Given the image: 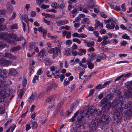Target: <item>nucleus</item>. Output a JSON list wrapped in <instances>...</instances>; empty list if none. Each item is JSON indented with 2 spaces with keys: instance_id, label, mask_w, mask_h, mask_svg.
<instances>
[{
  "instance_id": "39",
  "label": "nucleus",
  "mask_w": 132,
  "mask_h": 132,
  "mask_svg": "<svg viewBox=\"0 0 132 132\" xmlns=\"http://www.w3.org/2000/svg\"><path fill=\"white\" fill-rule=\"evenodd\" d=\"M115 4L116 2H112L110 4V6L111 9L116 10V7H115Z\"/></svg>"
},
{
  "instance_id": "28",
  "label": "nucleus",
  "mask_w": 132,
  "mask_h": 132,
  "mask_svg": "<svg viewBox=\"0 0 132 132\" xmlns=\"http://www.w3.org/2000/svg\"><path fill=\"white\" fill-rule=\"evenodd\" d=\"M94 41L88 42L87 43V46L88 47H92L94 46Z\"/></svg>"
},
{
  "instance_id": "40",
  "label": "nucleus",
  "mask_w": 132,
  "mask_h": 132,
  "mask_svg": "<svg viewBox=\"0 0 132 132\" xmlns=\"http://www.w3.org/2000/svg\"><path fill=\"white\" fill-rule=\"evenodd\" d=\"M112 97V95L111 94H108L106 97V99L108 101H109Z\"/></svg>"
},
{
  "instance_id": "21",
  "label": "nucleus",
  "mask_w": 132,
  "mask_h": 132,
  "mask_svg": "<svg viewBox=\"0 0 132 132\" xmlns=\"http://www.w3.org/2000/svg\"><path fill=\"white\" fill-rule=\"evenodd\" d=\"M102 112L101 111L98 109H95L94 110L93 113H94L96 116H101L102 113Z\"/></svg>"
},
{
  "instance_id": "51",
  "label": "nucleus",
  "mask_w": 132,
  "mask_h": 132,
  "mask_svg": "<svg viewBox=\"0 0 132 132\" xmlns=\"http://www.w3.org/2000/svg\"><path fill=\"white\" fill-rule=\"evenodd\" d=\"M104 88L103 86V85L99 84L96 87L95 89H100Z\"/></svg>"
},
{
  "instance_id": "43",
  "label": "nucleus",
  "mask_w": 132,
  "mask_h": 132,
  "mask_svg": "<svg viewBox=\"0 0 132 132\" xmlns=\"http://www.w3.org/2000/svg\"><path fill=\"white\" fill-rule=\"evenodd\" d=\"M16 13L15 12H13L11 17L9 19L10 20H12L14 19L16 16Z\"/></svg>"
},
{
  "instance_id": "32",
  "label": "nucleus",
  "mask_w": 132,
  "mask_h": 132,
  "mask_svg": "<svg viewBox=\"0 0 132 132\" xmlns=\"http://www.w3.org/2000/svg\"><path fill=\"white\" fill-rule=\"evenodd\" d=\"M83 9V7L82 6L80 5H78V6H76V8L74 9H76L77 12L78 11H81Z\"/></svg>"
},
{
  "instance_id": "25",
  "label": "nucleus",
  "mask_w": 132,
  "mask_h": 132,
  "mask_svg": "<svg viewBox=\"0 0 132 132\" xmlns=\"http://www.w3.org/2000/svg\"><path fill=\"white\" fill-rule=\"evenodd\" d=\"M58 8L62 11H64L65 9L64 3L63 2L59 6L58 5Z\"/></svg>"
},
{
  "instance_id": "54",
  "label": "nucleus",
  "mask_w": 132,
  "mask_h": 132,
  "mask_svg": "<svg viewBox=\"0 0 132 132\" xmlns=\"http://www.w3.org/2000/svg\"><path fill=\"white\" fill-rule=\"evenodd\" d=\"M122 75H123V77H124L125 78H128L130 77L132 75V73H129L125 75H124V74Z\"/></svg>"
},
{
  "instance_id": "12",
  "label": "nucleus",
  "mask_w": 132,
  "mask_h": 132,
  "mask_svg": "<svg viewBox=\"0 0 132 132\" xmlns=\"http://www.w3.org/2000/svg\"><path fill=\"white\" fill-rule=\"evenodd\" d=\"M45 50L43 49L38 53V58L39 60L42 61L44 60V56L45 55Z\"/></svg>"
},
{
  "instance_id": "50",
  "label": "nucleus",
  "mask_w": 132,
  "mask_h": 132,
  "mask_svg": "<svg viewBox=\"0 0 132 132\" xmlns=\"http://www.w3.org/2000/svg\"><path fill=\"white\" fill-rule=\"evenodd\" d=\"M111 107L114 108L116 106V100H114L111 103H109Z\"/></svg>"
},
{
  "instance_id": "7",
  "label": "nucleus",
  "mask_w": 132,
  "mask_h": 132,
  "mask_svg": "<svg viewBox=\"0 0 132 132\" xmlns=\"http://www.w3.org/2000/svg\"><path fill=\"white\" fill-rule=\"evenodd\" d=\"M84 112V111L77 112L74 114V116L70 119L69 121L70 122L76 120V119L78 120H80L85 116Z\"/></svg>"
},
{
  "instance_id": "3",
  "label": "nucleus",
  "mask_w": 132,
  "mask_h": 132,
  "mask_svg": "<svg viewBox=\"0 0 132 132\" xmlns=\"http://www.w3.org/2000/svg\"><path fill=\"white\" fill-rule=\"evenodd\" d=\"M61 46H58L48 50V52L50 54H53L52 57L53 59H54L60 54L61 52Z\"/></svg>"
},
{
  "instance_id": "5",
  "label": "nucleus",
  "mask_w": 132,
  "mask_h": 132,
  "mask_svg": "<svg viewBox=\"0 0 132 132\" xmlns=\"http://www.w3.org/2000/svg\"><path fill=\"white\" fill-rule=\"evenodd\" d=\"M99 122V120L97 119V117L92 120L89 126L91 132H94L96 131L98 125L100 126Z\"/></svg>"
},
{
  "instance_id": "53",
  "label": "nucleus",
  "mask_w": 132,
  "mask_h": 132,
  "mask_svg": "<svg viewBox=\"0 0 132 132\" xmlns=\"http://www.w3.org/2000/svg\"><path fill=\"white\" fill-rule=\"evenodd\" d=\"M78 104V103L77 102H76L75 103H72L70 106V109H72V110H73L72 109L75 108L76 107Z\"/></svg>"
},
{
  "instance_id": "47",
  "label": "nucleus",
  "mask_w": 132,
  "mask_h": 132,
  "mask_svg": "<svg viewBox=\"0 0 132 132\" xmlns=\"http://www.w3.org/2000/svg\"><path fill=\"white\" fill-rule=\"evenodd\" d=\"M52 73H51L49 71L47 70L46 72V74L48 77H52Z\"/></svg>"
},
{
  "instance_id": "11",
  "label": "nucleus",
  "mask_w": 132,
  "mask_h": 132,
  "mask_svg": "<svg viewBox=\"0 0 132 132\" xmlns=\"http://www.w3.org/2000/svg\"><path fill=\"white\" fill-rule=\"evenodd\" d=\"M11 64V62L10 61L4 59L0 60V65L4 66H6L10 65Z\"/></svg>"
},
{
  "instance_id": "45",
  "label": "nucleus",
  "mask_w": 132,
  "mask_h": 132,
  "mask_svg": "<svg viewBox=\"0 0 132 132\" xmlns=\"http://www.w3.org/2000/svg\"><path fill=\"white\" fill-rule=\"evenodd\" d=\"M126 29L130 31L132 30V24H129L127 26Z\"/></svg>"
},
{
  "instance_id": "55",
  "label": "nucleus",
  "mask_w": 132,
  "mask_h": 132,
  "mask_svg": "<svg viewBox=\"0 0 132 132\" xmlns=\"http://www.w3.org/2000/svg\"><path fill=\"white\" fill-rule=\"evenodd\" d=\"M93 60V59L92 56L89 57L86 60L87 62H92Z\"/></svg>"
},
{
  "instance_id": "46",
  "label": "nucleus",
  "mask_w": 132,
  "mask_h": 132,
  "mask_svg": "<svg viewBox=\"0 0 132 132\" xmlns=\"http://www.w3.org/2000/svg\"><path fill=\"white\" fill-rule=\"evenodd\" d=\"M72 40L73 42H77L79 44H80L81 42V41L78 38H74Z\"/></svg>"
},
{
  "instance_id": "19",
  "label": "nucleus",
  "mask_w": 132,
  "mask_h": 132,
  "mask_svg": "<svg viewBox=\"0 0 132 132\" xmlns=\"http://www.w3.org/2000/svg\"><path fill=\"white\" fill-rule=\"evenodd\" d=\"M127 88L129 90L132 89V81H128L125 83Z\"/></svg>"
},
{
  "instance_id": "56",
  "label": "nucleus",
  "mask_w": 132,
  "mask_h": 132,
  "mask_svg": "<svg viewBox=\"0 0 132 132\" xmlns=\"http://www.w3.org/2000/svg\"><path fill=\"white\" fill-rule=\"evenodd\" d=\"M72 41L71 40L68 39L66 40L65 44L67 45L70 46L72 44Z\"/></svg>"
},
{
  "instance_id": "8",
  "label": "nucleus",
  "mask_w": 132,
  "mask_h": 132,
  "mask_svg": "<svg viewBox=\"0 0 132 132\" xmlns=\"http://www.w3.org/2000/svg\"><path fill=\"white\" fill-rule=\"evenodd\" d=\"M116 93H117V95L118 96L119 95V98L118 97L117 98H116V105L118 106L119 104H120L121 106H122V105L124 103H123V100L124 99V98L122 96H120V95L121 94V92L119 90H116Z\"/></svg>"
},
{
  "instance_id": "20",
  "label": "nucleus",
  "mask_w": 132,
  "mask_h": 132,
  "mask_svg": "<svg viewBox=\"0 0 132 132\" xmlns=\"http://www.w3.org/2000/svg\"><path fill=\"white\" fill-rule=\"evenodd\" d=\"M37 99L36 95V94H32L29 98L30 100H29V102L30 103L32 101L35 100H36Z\"/></svg>"
},
{
  "instance_id": "4",
  "label": "nucleus",
  "mask_w": 132,
  "mask_h": 132,
  "mask_svg": "<svg viewBox=\"0 0 132 132\" xmlns=\"http://www.w3.org/2000/svg\"><path fill=\"white\" fill-rule=\"evenodd\" d=\"M97 118L98 120H99V124L102 127L106 125V124H108L109 121V117L108 115H107L103 113V114L102 116V118L101 119L99 118V117H97Z\"/></svg>"
},
{
  "instance_id": "30",
  "label": "nucleus",
  "mask_w": 132,
  "mask_h": 132,
  "mask_svg": "<svg viewBox=\"0 0 132 132\" xmlns=\"http://www.w3.org/2000/svg\"><path fill=\"white\" fill-rule=\"evenodd\" d=\"M6 72V69H0V76H4V75H5Z\"/></svg>"
},
{
  "instance_id": "42",
  "label": "nucleus",
  "mask_w": 132,
  "mask_h": 132,
  "mask_svg": "<svg viewBox=\"0 0 132 132\" xmlns=\"http://www.w3.org/2000/svg\"><path fill=\"white\" fill-rule=\"evenodd\" d=\"M4 109L2 105H0V115L4 113Z\"/></svg>"
},
{
  "instance_id": "62",
  "label": "nucleus",
  "mask_w": 132,
  "mask_h": 132,
  "mask_svg": "<svg viewBox=\"0 0 132 132\" xmlns=\"http://www.w3.org/2000/svg\"><path fill=\"white\" fill-rule=\"evenodd\" d=\"M100 14L101 16L104 18H105L107 17V15L103 12H101L100 13Z\"/></svg>"
},
{
  "instance_id": "38",
  "label": "nucleus",
  "mask_w": 132,
  "mask_h": 132,
  "mask_svg": "<svg viewBox=\"0 0 132 132\" xmlns=\"http://www.w3.org/2000/svg\"><path fill=\"white\" fill-rule=\"evenodd\" d=\"M10 28L12 30L18 29L17 24L16 23H15L12 25L10 27Z\"/></svg>"
},
{
  "instance_id": "9",
  "label": "nucleus",
  "mask_w": 132,
  "mask_h": 132,
  "mask_svg": "<svg viewBox=\"0 0 132 132\" xmlns=\"http://www.w3.org/2000/svg\"><path fill=\"white\" fill-rule=\"evenodd\" d=\"M60 69L58 66L55 67L52 66L50 68L51 71L52 72V74L55 76H57L59 77V72L60 70Z\"/></svg>"
},
{
  "instance_id": "61",
  "label": "nucleus",
  "mask_w": 132,
  "mask_h": 132,
  "mask_svg": "<svg viewBox=\"0 0 132 132\" xmlns=\"http://www.w3.org/2000/svg\"><path fill=\"white\" fill-rule=\"evenodd\" d=\"M26 131H28L31 128L30 125L29 124L26 125Z\"/></svg>"
},
{
  "instance_id": "17",
  "label": "nucleus",
  "mask_w": 132,
  "mask_h": 132,
  "mask_svg": "<svg viewBox=\"0 0 132 132\" xmlns=\"http://www.w3.org/2000/svg\"><path fill=\"white\" fill-rule=\"evenodd\" d=\"M95 26L99 27L100 28H102L103 27V23L100 22V21L97 20H95Z\"/></svg>"
},
{
  "instance_id": "6",
  "label": "nucleus",
  "mask_w": 132,
  "mask_h": 132,
  "mask_svg": "<svg viewBox=\"0 0 132 132\" xmlns=\"http://www.w3.org/2000/svg\"><path fill=\"white\" fill-rule=\"evenodd\" d=\"M115 18L113 17L110 18L108 20H104V23H111L107 24L106 26V27L109 29H113L115 27Z\"/></svg>"
},
{
  "instance_id": "52",
  "label": "nucleus",
  "mask_w": 132,
  "mask_h": 132,
  "mask_svg": "<svg viewBox=\"0 0 132 132\" xmlns=\"http://www.w3.org/2000/svg\"><path fill=\"white\" fill-rule=\"evenodd\" d=\"M122 37L124 39L129 40L130 39V38L129 36L126 34H124L122 36Z\"/></svg>"
},
{
  "instance_id": "13",
  "label": "nucleus",
  "mask_w": 132,
  "mask_h": 132,
  "mask_svg": "<svg viewBox=\"0 0 132 132\" xmlns=\"http://www.w3.org/2000/svg\"><path fill=\"white\" fill-rule=\"evenodd\" d=\"M85 116H90L92 115L94 112V110L90 108H88L87 111H84Z\"/></svg>"
},
{
  "instance_id": "48",
  "label": "nucleus",
  "mask_w": 132,
  "mask_h": 132,
  "mask_svg": "<svg viewBox=\"0 0 132 132\" xmlns=\"http://www.w3.org/2000/svg\"><path fill=\"white\" fill-rule=\"evenodd\" d=\"M57 23V26H61L62 25H64L62 20H60L59 21H57L56 22Z\"/></svg>"
},
{
  "instance_id": "31",
  "label": "nucleus",
  "mask_w": 132,
  "mask_h": 132,
  "mask_svg": "<svg viewBox=\"0 0 132 132\" xmlns=\"http://www.w3.org/2000/svg\"><path fill=\"white\" fill-rule=\"evenodd\" d=\"M65 54L67 55H69L71 52V51L69 48H67L65 49Z\"/></svg>"
},
{
  "instance_id": "29",
  "label": "nucleus",
  "mask_w": 132,
  "mask_h": 132,
  "mask_svg": "<svg viewBox=\"0 0 132 132\" xmlns=\"http://www.w3.org/2000/svg\"><path fill=\"white\" fill-rule=\"evenodd\" d=\"M55 84H52L50 86H48L47 88V91H50L51 89H53V88L54 89L55 87H56V86H55Z\"/></svg>"
},
{
  "instance_id": "41",
  "label": "nucleus",
  "mask_w": 132,
  "mask_h": 132,
  "mask_svg": "<svg viewBox=\"0 0 132 132\" xmlns=\"http://www.w3.org/2000/svg\"><path fill=\"white\" fill-rule=\"evenodd\" d=\"M18 97L20 98H22L23 94V92L22 90H20V91H18Z\"/></svg>"
},
{
  "instance_id": "63",
  "label": "nucleus",
  "mask_w": 132,
  "mask_h": 132,
  "mask_svg": "<svg viewBox=\"0 0 132 132\" xmlns=\"http://www.w3.org/2000/svg\"><path fill=\"white\" fill-rule=\"evenodd\" d=\"M65 76L64 75L62 74L60 75V76L59 77L60 78V80L62 81H63L64 79L65 78Z\"/></svg>"
},
{
  "instance_id": "49",
  "label": "nucleus",
  "mask_w": 132,
  "mask_h": 132,
  "mask_svg": "<svg viewBox=\"0 0 132 132\" xmlns=\"http://www.w3.org/2000/svg\"><path fill=\"white\" fill-rule=\"evenodd\" d=\"M64 101V99H63L57 105L58 108H60L63 105V102Z\"/></svg>"
},
{
  "instance_id": "22",
  "label": "nucleus",
  "mask_w": 132,
  "mask_h": 132,
  "mask_svg": "<svg viewBox=\"0 0 132 132\" xmlns=\"http://www.w3.org/2000/svg\"><path fill=\"white\" fill-rule=\"evenodd\" d=\"M81 22L82 24H89L90 22V21L89 18H84L81 21Z\"/></svg>"
},
{
  "instance_id": "24",
  "label": "nucleus",
  "mask_w": 132,
  "mask_h": 132,
  "mask_svg": "<svg viewBox=\"0 0 132 132\" xmlns=\"http://www.w3.org/2000/svg\"><path fill=\"white\" fill-rule=\"evenodd\" d=\"M77 10L76 9H74L73 10L70 12V15L71 18H73L76 15Z\"/></svg>"
},
{
  "instance_id": "57",
  "label": "nucleus",
  "mask_w": 132,
  "mask_h": 132,
  "mask_svg": "<svg viewBox=\"0 0 132 132\" xmlns=\"http://www.w3.org/2000/svg\"><path fill=\"white\" fill-rule=\"evenodd\" d=\"M35 46V44L33 43H29V47L30 50L33 48Z\"/></svg>"
},
{
  "instance_id": "23",
  "label": "nucleus",
  "mask_w": 132,
  "mask_h": 132,
  "mask_svg": "<svg viewBox=\"0 0 132 132\" xmlns=\"http://www.w3.org/2000/svg\"><path fill=\"white\" fill-rule=\"evenodd\" d=\"M110 104L109 103H107L103 107V110H104L105 112H106V110H109L111 106H110Z\"/></svg>"
},
{
  "instance_id": "2",
  "label": "nucleus",
  "mask_w": 132,
  "mask_h": 132,
  "mask_svg": "<svg viewBox=\"0 0 132 132\" xmlns=\"http://www.w3.org/2000/svg\"><path fill=\"white\" fill-rule=\"evenodd\" d=\"M0 34L1 36H0V37L2 38L5 40L7 39V37L13 39L17 41H21L24 38L22 36L18 37L17 35L15 33L8 34L2 32Z\"/></svg>"
},
{
  "instance_id": "59",
  "label": "nucleus",
  "mask_w": 132,
  "mask_h": 132,
  "mask_svg": "<svg viewBox=\"0 0 132 132\" xmlns=\"http://www.w3.org/2000/svg\"><path fill=\"white\" fill-rule=\"evenodd\" d=\"M38 76L37 75H35L34 76L32 79V82L33 83H35L36 79H37L38 78Z\"/></svg>"
},
{
  "instance_id": "37",
  "label": "nucleus",
  "mask_w": 132,
  "mask_h": 132,
  "mask_svg": "<svg viewBox=\"0 0 132 132\" xmlns=\"http://www.w3.org/2000/svg\"><path fill=\"white\" fill-rule=\"evenodd\" d=\"M39 7L44 9H45L48 8L49 7V6L48 5L43 4H41L40 5H39Z\"/></svg>"
},
{
  "instance_id": "60",
  "label": "nucleus",
  "mask_w": 132,
  "mask_h": 132,
  "mask_svg": "<svg viewBox=\"0 0 132 132\" xmlns=\"http://www.w3.org/2000/svg\"><path fill=\"white\" fill-rule=\"evenodd\" d=\"M112 81H106L105 82L104 84L103 85V86L105 88L107 85L109 84V83H110Z\"/></svg>"
},
{
  "instance_id": "16",
  "label": "nucleus",
  "mask_w": 132,
  "mask_h": 132,
  "mask_svg": "<svg viewBox=\"0 0 132 132\" xmlns=\"http://www.w3.org/2000/svg\"><path fill=\"white\" fill-rule=\"evenodd\" d=\"M124 95L127 98L131 97L132 98V90L126 91L124 93Z\"/></svg>"
},
{
  "instance_id": "35",
  "label": "nucleus",
  "mask_w": 132,
  "mask_h": 132,
  "mask_svg": "<svg viewBox=\"0 0 132 132\" xmlns=\"http://www.w3.org/2000/svg\"><path fill=\"white\" fill-rule=\"evenodd\" d=\"M51 6L56 9L58 8V5L57 3L55 2H52L51 3Z\"/></svg>"
},
{
  "instance_id": "26",
  "label": "nucleus",
  "mask_w": 132,
  "mask_h": 132,
  "mask_svg": "<svg viewBox=\"0 0 132 132\" xmlns=\"http://www.w3.org/2000/svg\"><path fill=\"white\" fill-rule=\"evenodd\" d=\"M5 56L10 59H13L15 58V57L11 54L8 53H6L5 54Z\"/></svg>"
},
{
  "instance_id": "10",
  "label": "nucleus",
  "mask_w": 132,
  "mask_h": 132,
  "mask_svg": "<svg viewBox=\"0 0 132 132\" xmlns=\"http://www.w3.org/2000/svg\"><path fill=\"white\" fill-rule=\"evenodd\" d=\"M123 116L127 119H129L132 116V109L130 108L128 110L125 111Z\"/></svg>"
},
{
  "instance_id": "44",
  "label": "nucleus",
  "mask_w": 132,
  "mask_h": 132,
  "mask_svg": "<svg viewBox=\"0 0 132 132\" xmlns=\"http://www.w3.org/2000/svg\"><path fill=\"white\" fill-rule=\"evenodd\" d=\"M22 20H23L24 22H26L27 21V16L26 15H22L21 16Z\"/></svg>"
},
{
  "instance_id": "18",
  "label": "nucleus",
  "mask_w": 132,
  "mask_h": 132,
  "mask_svg": "<svg viewBox=\"0 0 132 132\" xmlns=\"http://www.w3.org/2000/svg\"><path fill=\"white\" fill-rule=\"evenodd\" d=\"M124 106V107H123L125 109L128 108L130 106H131L130 108L132 109V101H129L127 103H125Z\"/></svg>"
},
{
  "instance_id": "15",
  "label": "nucleus",
  "mask_w": 132,
  "mask_h": 132,
  "mask_svg": "<svg viewBox=\"0 0 132 132\" xmlns=\"http://www.w3.org/2000/svg\"><path fill=\"white\" fill-rule=\"evenodd\" d=\"M9 74L11 75L14 76L17 74L16 70L14 68H11L9 69Z\"/></svg>"
},
{
  "instance_id": "33",
  "label": "nucleus",
  "mask_w": 132,
  "mask_h": 132,
  "mask_svg": "<svg viewBox=\"0 0 132 132\" xmlns=\"http://www.w3.org/2000/svg\"><path fill=\"white\" fill-rule=\"evenodd\" d=\"M88 67L90 69H92L94 67V64L91 62H87Z\"/></svg>"
},
{
  "instance_id": "27",
  "label": "nucleus",
  "mask_w": 132,
  "mask_h": 132,
  "mask_svg": "<svg viewBox=\"0 0 132 132\" xmlns=\"http://www.w3.org/2000/svg\"><path fill=\"white\" fill-rule=\"evenodd\" d=\"M21 49V47L19 46H18L10 49V50L12 52H14L15 51L20 50Z\"/></svg>"
},
{
  "instance_id": "64",
  "label": "nucleus",
  "mask_w": 132,
  "mask_h": 132,
  "mask_svg": "<svg viewBox=\"0 0 132 132\" xmlns=\"http://www.w3.org/2000/svg\"><path fill=\"white\" fill-rule=\"evenodd\" d=\"M27 80L26 79L24 78L22 81V85L24 87L27 84Z\"/></svg>"
},
{
  "instance_id": "34",
  "label": "nucleus",
  "mask_w": 132,
  "mask_h": 132,
  "mask_svg": "<svg viewBox=\"0 0 132 132\" xmlns=\"http://www.w3.org/2000/svg\"><path fill=\"white\" fill-rule=\"evenodd\" d=\"M31 127L32 129H34L36 128L37 126V124L36 122H32Z\"/></svg>"
},
{
  "instance_id": "14",
  "label": "nucleus",
  "mask_w": 132,
  "mask_h": 132,
  "mask_svg": "<svg viewBox=\"0 0 132 132\" xmlns=\"http://www.w3.org/2000/svg\"><path fill=\"white\" fill-rule=\"evenodd\" d=\"M54 98L53 97H51L48 98L46 99V101L49 102L48 107L49 108H51L54 105L53 101Z\"/></svg>"
},
{
  "instance_id": "36",
  "label": "nucleus",
  "mask_w": 132,
  "mask_h": 132,
  "mask_svg": "<svg viewBox=\"0 0 132 132\" xmlns=\"http://www.w3.org/2000/svg\"><path fill=\"white\" fill-rule=\"evenodd\" d=\"M54 42L56 43V44L57 45V46H60L59 45H61L62 44V42L59 39H55Z\"/></svg>"
},
{
  "instance_id": "58",
  "label": "nucleus",
  "mask_w": 132,
  "mask_h": 132,
  "mask_svg": "<svg viewBox=\"0 0 132 132\" xmlns=\"http://www.w3.org/2000/svg\"><path fill=\"white\" fill-rule=\"evenodd\" d=\"M85 26V25H82L79 29H78V32H82V30L84 29Z\"/></svg>"
},
{
  "instance_id": "1",
  "label": "nucleus",
  "mask_w": 132,
  "mask_h": 132,
  "mask_svg": "<svg viewBox=\"0 0 132 132\" xmlns=\"http://www.w3.org/2000/svg\"><path fill=\"white\" fill-rule=\"evenodd\" d=\"M11 81L7 80L5 78H3L2 80L0 79V87L3 88L10 86L11 84ZM7 93L3 90H0V102L3 101L5 97V95Z\"/></svg>"
}]
</instances>
